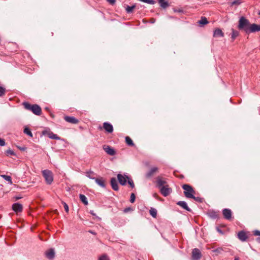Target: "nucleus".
Instances as JSON below:
<instances>
[{
    "instance_id": "f257e3e1",
    "label": "nucleus",
    "mask_w": 260,
    "mask_h": 260,
    "mask_svg": "<svg viewBox=\"0 0 260 260\" xmlns=\"http://www.w3.org/2000/svg\"><path fill=\"white\" fill-rule=\"evenodd\" d=\"M23 105L25 109L31 111L34 114L36 115H41L42 109L38 105H31L28 102H24Z\"/></svg>"
},
{
    "instance_id": "f03ea898",
    "label": "nucleus",
    "mask_w": 260,
    "mask_h": 260,
    "mask_svg": "<svg viewBox=\"0 0 260 260\" xmlns=\"http://www.w3.org/2000/svg\"><path fill=\"white\" fill-rule=\"evenodd\" d=\"M249 21L243 16L240 18L238 21V28L239 30L244 31L246 34L250 26Z\"/></svg>"
},
{
    "instance_id": "7ed1b4c3",
    "label": "nucleus",
    "mask_w": 260,
    "mask_h": 260,
    "mask_svg": "<svg viewBox=\"0 0 260 260\" xmlns=\"http://www.w3.org/2000/svg\"><path fill=\"white\" fill-rule=\"evenodd\" d=\"M182 188L184 190V194L186 198L190 199V197H192V194L196 193L192 187L189 184H183Z\"/></svg>"
},
{
    "instance_id": "20e7f679",
    "label": "nucleus",
    "mask_w": 260,
    "mask_h": 260,
    "mask_svg": "<svg viewBox=\"0 0 260 260\" xmlns=\"http://www.w3.org/2000/svg\"><path fill=\"white\" fill-rule=\"evenodd\" d=\"M42 174L47 184H51L53 181L52 172L49 170H44L42 171Z\"/></svg>"
},
{
    "instance_id": "39448f33",
    "label": "nucleus",
    "mask_w": 260,
    "mask_h": 260,
    "mask_svg": "<svg viewBox=\"0 0 260 260\" xmlns=\"http://www.w3.org/2000/svg\"><path fill=\"white\" fill-rule=\"evenodd\" d=\"M160 192L164 197L168 196L172 191V189L167 184L159 188Z\"/></svg>"
},
{
    "instance_id": "423d86ee",
    "label": "nucleus",
    "mask_w": 260,
    "mask_h": 260,
    "mask_svg": "<svg viewBox=\"0 0 260 260\" xmlns=\"http://www.w3.org/2000/svg\"><path fill=\"white\" fill-rule=\"evenodd\" d=\"M247 31L246 34L260 31V24L255 23L250 24Z\"/></svg>"
},
{
    "instance_id": "0eeeda50",
    "label": "nucleus",
    "mask_w": 260,
    "mask_h": 260,
    "mask_svg": "<svg viewBox=\"0 0 260 260\" xmlns=\"http://www.w3.org/2000/svg\"><path fill=\"white\" fill-rule=\"evenodd\" d=\"M156 187L158 188H160L162 186H164L165 185H167V183L165 179L160 176H158L156 178Z\"/></svg>"
},
{
    "instance_id": "6e6552de",
    "label": "nucleus",
    "mask_w": 260,
    "mask_h": 260,
    "mask_svg": "<svg viewBox=\"0 0 260 260\" xmlns=\"http://www.w3.org/2000/svg\"><path fill=\"white\" fill-rule=\"evenodd\" d=\"M202 254L198 248H194L192 251V258L193 260H199L201 258Z\"/></svg>"
},
{
    "instance_id": "1a4fd4ad",
    "label": "nucleus",
    "mask_w": 260,
    "mask_h": 260,
    "mask_svg": "<svg viewBox=\"0 0 260 260\" xmlns=\"http://www.w3.org/2000/svg\"><path fill=\"white\" fill-rule=\"evenodd\" d=\"M103 128L108 133H112L113 132V125L108 122H105L103 123Z\"/></svg>"
},
{
    "instance_id": "9d476101",
    "label": "nucleus",
    "mask_w": 260,
    "mask_h": 260,
    "mask_svg": "<svg viewBox=\"0 0 260 260\" xmlns=\"http://www.w3.org/2000/svg\"><path fill=\"white\" fill-rule=\"evenodd\" d=\"M117 179L121 185H124L126 184V180L128 179V177L125 175H122L120 174H118L117 175Z\"/></svg>"
},
{
    "instance_id": "9b49d317",
    "label": "nucleus",
    "mask_w": 260,
    "mask_h": 260,
    "mask_svg": "<svg viewBox=\"0 0 260 260\" xmlns=\"http://www.w3.org/2000/svg\"><path fill=\"white\" fill-rule=\"evenodd\" d=\"M237 236L238 239L242 242H245L248 238L246 232L243 231H241L238 233Z\"/></svg>"
},
{
    "instance_id": "f8f14e48",
    "label": "nucleus",
    "mask_w": 260,
    "mask_h": 260,
    "mask_svg": "<svg viewBox=\"0 0 260 260\" xmlns=\"http://www.w3.org/2000/svg\"><path fill=\"white\" fill-rule=\"evenodd\" d=\"M64 119L68 122L72 124H77L79 122V120L73 116H66Z\"/></svg>"
},
{
    "instance_id": "ddd939ff",
    "label": "nucleus",
    "mask_w": 260,
    "mask_h": 260,
    "mask_svg": "<svg viewBox=\"0 0 260 260\" xmlns=\"http://www.w3.org/2000/svg\"><path fill=\"white\" fill-rule=\"evenodd\" d=\"M222 214L225 219L231 220L232 219V211L229 209H224L222 210Z\"/></svg>"
},
{
    "instance_id": "4468645a",
    "label": "nucleus",
    "mask_w": 260,
    "mask_h": 260,
    "mask_svg": "<svg viewBox=\"0 0 260 260\" xmlns=\"http://www.w3.org/2000/svg\"><path fill=\"white\" fill-rule=\"evenodd\" d=\"M103 149L105 151L110 155L113 156L115 154V151L114 149L108 145H104Z\"/></svg>"
},
{
    "instance_id": "2eb2a0df",
    "label": "nucleus",
    "mask_w": 260,
    "mask_h": 260,
    "mask_svg": "<svg viewBox=\"0 0 260 260\" xmlns=\"http://www.w3.org/2000/svg\"><path fill=\"white\" fill-rule=\"evenodd\" d=\"M46 257L49 259L52 260L55 256V252L53 249L51 248L45 252Z\"/></svg>"
},
{
    "instance_id": "dca6fc26",
    "label": "nucleus",
    "mask_w": 260,
    "mask_h": 260,
    "mask_svg": "<svg viewBox=\"0 0 260 260\" xmlns=\"http://www.w3.org/2000/svg\"><path fill=\"white\" fill-rule=\"evenodd\" d=\"M12 209L15 212L18 213L22 211L23 207L21 204L16 203L13 204Z\"/></svg>"
},
{
    "instance_id": "f3484780",
    "label": "nucleus",
    "mask_w": 260,
    "mask_h": 260,
    "mask_svg": "<svg viewBox=\"0 0 260 260\" xmlns=\"http://www.w3.org/2000/svg\"><path fill=\"white\" fill-rule=\"evenodd\" d=\"M95 182L101 187L105 188L106 184L105 180L102 177L95 178L94 179Z\"/></svg>"
},
{
    "instance_id": "a211bd4d",
    "label": "nucleus",
    "mask_w": 260,
    "mask_h": 260,
    "mask_svg": "<svg viewBox=\"0 0 260 260\" xmlns=\"http://www.w3.org/2000/svg\"><path fill=\"white\" fill-rule=\"evenodd\" d=\"M213 37L215 38L223 37L224 33L221 29L217 28L215 29L213 32Z\"/></svg>"
},
{
    "instance_id": "6ab92c4d",
    "label": "nucleus",
    "mask_w": 260,
    "mask_h": 260,
    "mask_svg": "<svg viewBox=\"0 0 260 260\" xmlns=\"http://www.w3.org/2000/svg\"><path fill=\"white\" fill-rule=\"evenodd\" d=\"M158 168L157 167H153L146 174V177L147 178H150L152 177L155 173L158 172Z\"/></svg>"
},
{
    "instance_id": "aec40b11",
    "label": "nucleus",
    "mask_w": 260,
    "mask_h": 260,
    "mask_svg": "<svg viewBox=\"0 0 260 260\" xmlns=\"http://www.w3.org/2000/svg\"><path fill=\"white\" fill-rule=\"evenodd\" d=\"M110 184L112 189L115 191L118 190V185L116 179L115 178H112L110 180Z\"/></svg>"
},
{
    "instance_id": "412c9836",
    "label": "nucleus",
    "mask_w": 260,
    "mask_h": 260,
    "mask_svg": "<svg viewBox=\"0 0 260 260\" xmlns=\"http://www.w3.org/2000/svg\"><path fill=\"white\" fill-rule=\"evenodd\" d=\"M177 205L188 211H191V209L188 207L187 203L185 201H179L177 203Z\"/></svg>"
},
{
    "instance_id": "4be33fe9",
    "label": "nucleus",
    "mask_w": 260,
    "mask_h": 260,
    "mask_svg": "<svg viewBox=\"0 0 260 260\" xmlns=\"http://www.w3.org/2000/svg\"><path fill=\"white\" fill-rule=\"evenodd\" d=\"M231 30V39L233 41H234L236 38V37H237L239 35V32L237 30H235L234 28H232Z\"/></svg>"
},
{
    "instance_id": "5701e85b",
    "label": "nucleus",
    "mask_w": 260,
    "mask_h": 260,
    "mask_svg": "<svg viewBox=\"0 0 260 260\" xmlns=\"http://www.w3.org/2000/svg\"><path fill=\"white\" fill-rule=\"evenodd\" d=\"M158 2L162 8L165 9L169 6L168 2L165 0H158Z\"/></svg>"
},
{
    "instance_id": "b1692460",
    "label": "nucleus",
    "mask_w": 260,
    "mask_h": 260,
    "mask_svg": "<svg viewBox=\"0 0 260 260\" xmlns=\"http://www.w3.org/2000/svg\"><path fill=\"white\" fill-rule=\"evenodd\" d=\"M125 142L127 145H128L129 146H134L135 145L133 140L131 139V138L129 137L126 136L125 137Z\"/></svg>"
},
{
    "instance_id": "393cba45",
    "label": "nucleus",
    "mask_w": 260,
    "mask_h": 260,
    "mask_svg": "<svg viewBox=\"0 0 260 260\" xmlns=\"http://www.w3.org/2000/svg\"><path fill=\"white\" fill-rule=\"evenodd\" d=\"M209 216L213 218V219H216L218 218L219 217L218 213L217 212L215 211H211L209 213Z\"/></svg>"
},
{
    "instance_id": "a878e982",
    "label": "nucleus",
    "mask_w": 260,
    "mask_h": 260,
    "mask_svg": "<svg viewBox=\"0 0 260 260\" xmlns=\"http://www.w3.org/2000/svg\"><path fill=\"white\" fill-rule=\"evenodd\" d=\"M79 198H80V200L85 205H87L88 204V201H87V198L85 197V196H84V194H79Z\"/></svg>"
},
{
    "instance_id": "bb28decb",
    "label": "nucleus",
    "mask_w": 260,
    "mask_h": 260,
    "mask_svg": "<svg viewBox=\"0 0 260 260\" xmlns=\"http://www.w3.org/2000/svg\"><path fill=\"white\" fill-rule=\"evenodd\" d=\"M5 154L7 156H9L11 155L16 156V153L11 149H9L7 150H6L5 152Z\"/></svg>"
},
{
    "instance_id": "cd10ccee",
    "label": "nucleus",
    "mask_w": 260,
    "mask_h": 260,
    "mask_svg": "<svg viewBox=\"0 0 260 260\" xmlns=\"http://www.w3.org/2000/svg\"><path fill=\"white\" fill-rule=\"evenodd\" d=\"M48 137L52 139L59 140L60 138L56 134H53L52 132H50L48 134Z\"/></svg>"
},
{
    "instance_id": "c85d7f7f",
    "label": "nucleus",
    "mask_w": 260,
    "mask_h": 260,
    "mask_svg": "<svg viewBox=\"0 0 260 260\" xmlns=\"http://www.w3.org/2000/svg\"><path fill=\"white\" fill-rule=\"evenodd\" d=\"M86 176L87 177H88L89 178L91 179H93V180H94V179L95 178L94 176L95 175L94 173L92 171H89V172H87L86 173Z\"/></svg>"
},
{
    "instance_id": "c756f323",
    "label": "nucleus",
    "mask_w": 260,
    "mask_h": 260,
    "mask_svg": "<svg viewBox=\"0 0 260 260\" xmlns=\"http://www.w3.org/2000/svg\"><path fill=\"white\" fill-rule=\"evenodd\" d=\"M150 214L154 218H155L157 215V211L155 209L151 208L149 210Z\"/></svg>"
},
{
    "instance_id": "7c9ffc66",
    "label": "nucleus",
    "mask_w": 260,
    "mask_h": 260,
    "mask_svg": "<svg viewBox=\"0 0 260 260\" xmlns=\"http://www.w3.org/2000/svg\"><path fill=\"white\" fill-rule=\"evenodd\" d=\"M208 21L205 17H202L201 20L199 21V24L202 25H205L208 23Z\"/></svg>"
},
{
    "instance_id": "2f4dec72",
    "label": "nucleus",
    "mask_w": 260,
    "mask_h": 260,
    "mask_svg": "<svg viewBox=\"0 0 260 260\" xmlns=\"http://www.w3.org/2000/svg\"><path fill=\"white\" fill-rule=\"evenodd\" d=\"M136 7L135 5H133L132 6H127L126 8V11L127 13H131L133 12V10Z\"/></svg>"
},
{
    "instance_id": "473e14b6",
    "label": "nucleus",
    "mask_w": 260,
    "mask_h": 260,
    "mask_svg": "<svg viewBox=\"0 0 260 260\" xmlns=\"http://www.w3.org/2000/svg\"><path fill=\"white\" fill-rule=\"evenodd\" d=\"M24 133L28 135L29 136L32 137V134L31 132L30 131V129L28 127H25L24 129Z\"/></svg>"
},
{
    "instance_id": "72a5a7b5",
    "label": "nucleus",
    "mask_w": 260,
    "mask_h": 260,
    "mask_svg": "<svg viewBox=\"0 0 260 260\" xmlns=\"http://www.w3.org/2000/svg\"><path fill=\"white\" fill-rule=\"evenodd\" d=\"M2 177L5 179L6 180V181L10 182V183H12V178L11 177V176H8V175H2Z\"/></svg>"
},
{
    "instance_id": "f704fd0d",
    "label": "nucleus",
    "mask_w": 260,
    "mask_h": 260,
    "mask_svg": "<svg viewBox=\"0 0 260 260\" xmlns=\"http://www.w3.org/2000/svg\"><path fill=\"white\" fill-rule=\"evenodd\" d=\"M6 88L0 86V97L3 96L6 93Z\"/></svg>"
},
{
    "instance_id": "c9c22d12",
    "label": "nucleus",
    "mask_w": 260,
    "mask_h": 260,
    "mask_svg": "<svg viewBox=\"0 0 260 260\" xmlns=\"http://www.w3.org/2000/svg\"><path fill=\"white\" fill-rule=\"evenodd\" d=\"M190 199H193L194 201L198 202H199V203H201L202 202V199L200 197H195L194 196V194H192V197H190Z\"/></svg>"
},
{
    "instance_id": "e433bc0d",
    "label": "nucleus",
    "mask_w": 260,
    "mask_h": 260,
    "mask_svg": "<svg viewBox=\"0 0 260 260\" xmlns=\"http://www.w3.org/2000/svg\"><path fill=\"white\" fill-rule=\"evenodd\" d=\"M139 1L146 3L149 4L153 5L155 3V1L154 0H139Z\"/></svg>"
},
{
    "instance_id": "4c0bfd02",
    "label": "nucleus",
    "mask_w": 260,
    "mask_h": 260,
    "mask_svg": "<svg viewBox=\"0 0 260 260\" xmlns=\"http://www.w3.org/2000/svg\"><path fill=\"white\" fill-rule=\"evenodd\" d=\"M135 199H136L135 194L134 193H132L131 194V197H130V202L132 203H134V202L135 201Z\"/></svg>"
},
{
    "instance_id": "58836bf2",
    "label": "nucleus",
    "mask_w": 260,
    "mask_h": 260,
    "mask_svg": "<svg viewBox=\"0 0 260 260\" xmlns=\"http://www.w3.org/2000/svg\"><path fill=\"white\" fill-rule=\"evenodd\" d=\"M127 180H128V183L130 185L131 187L132 188H134L135 187V185H134V182L132 180V179H129L128 178V179H127Z\"/></svg>"
},
{
    "instance_id": "ea45409f",
    "label": "nucleus",
    "mask_w": 260,
    "mask_h": 260,
    "mask_svg": "<svg viewBox=\"0 0 260 260\" xmlns=\"http://www.w3.org/2000/svg\"><path fill=\"white\" fill-rule=\"evenodd\" d=\"M62 204L63 205L65 211H66L67 213H68L69 211V208L68 205L65 202H62Z\"/></svg>"
},
{
    "instance_id": "a19ab883",
    "label": "nucleus",
    "mask_w": 260,
    "mask_h": 260,
    "mask_svg": "<svg viewBox=\"0 0 260 260\" xmlns=\"http://www.w3.org/2000/svg\"><path fill=\"white\" fill-rule=\"evenodd\" d=\"M99 260H109V258L106 255H103L100 257Z\"/></svg>"
},
{
    "instance_id": "79ce46f5",
    "label": "nucleus",
    "mask_w": 260,
    "mask_h": 260,
    "mask_svg": "<svg viewBox=\"0 0 260 260\" xmlns=\"http://www.w3.org/2000/svg\"><path fill=\"white\" fill-rule=\"evenodd\" d=\"M240 3H241L240 0H235V1H233V2L232 3V4H231V6H233V5H239Z\"/></svg>"
},
{
    "instance_id": "37998d69",
    "label": "nucleus",
    "mask_w": 260,
    "mask_h": 260,
    "mask_svg": "<svg viewBox=\"0 0 260 260\" xmlns=\"http://www.w3.org/2000/svg\"><path fill=\"white\" fill-rule=\"evenodd\" d=\"M6 145L5 141L4 139L0 138V146H4Z\"/></svg>"
},
{
    "instance_id": "c03bdc74",
    "label": "nucleus",
    "mask_w": 260,
    "mask_h": 260,
    "mask_svg": "<svg viewBox=\"0 0 260 260\" xmlns=\"http://www.w3.org/2000/svg\"><path fill=\"white\" fill-rule=\"evenodd\" d=\"M132 209L131 207H127V208H125L123 210V212H124V213H127L128 212L132 211Z\"/></svg>"
},
{
    "instance_id": "a18cd8bd",
    "label": "nucleus",
    "mask_w": 260,
    "mask_h": 260,
    "mask_svg": "<svg viewBox=\"0 0 260 260\" xmlns=\"http://www.w3.org/2000/svg\"><path fill=\"white\" fill-rule=\"evenodd\" d=\"M253 234L255 236H260V231L256 230L253 232Z\"/></svg>"
},
{
    "instance_id": "49530a36",
    "label": "nucleus",
    "mask_w": 260,
    "mask_h": 260,
    "mask_svg": "<svg viewBox=\"0 0 260 260\" xmlns=\"http://www.w3.org/2000/svg\"><path fill=\"white\" fill-rule=\"evenodd\" d=\"M153 196L154 198H155L156 199L158 200H160V198L158 197V194L156 193H154L153 194Z\"/></svg>"
},
{
    "instance_id": "de8ad7c7",
    "label": "nucleus",
    "mask_w": 260,
    "mask_h": 260,
    "mask_svg": "<svg viewBox=\"0 0 260 260\" xmlns=\"http://www.w3.org/2000/svg\"><path fill=\"white\" fill-rule=\"evenodd\" d=\"M107 1L110 4L113 5L115 3L116 0H107Z\"/></svg>"
},
{
    "instance_id": "09e8293b",
    "label": "nucleus",
    "mask_w": 260,
    "mask_h": 260,
    "mask_svg": "<svg viewBox=\"0 0 260 260\" xmlns=\"http://www.w3.org/2000/svg\"><path fill=\"white\" fill-rule=\"evenodd\" d=\"M19 149L22 151H24V150H25L26 148L25 147H19Z\"/></svg>"
},
{
    "instance_id": "8fccbe9b",
    "label": "nucleus",
    "mask_w": 260,
    "mask_h": 260,
    "mask_svg": "<svg viewBox=\"0 0 260 260\" xmlns=\"http://www.w3.org/2000/svg\"><path fill=\"white\" fill-rule=\"evenodd\" d=\"M174 12H182V10H174Z\"/></svg>"
},
{
    "instance_id": "3c124183",
    "label": "nucleus",
    "mask_w": 260,
    "mask_h": 260,
    "mask_svg": "<svg viewBox=\"0 0 260 260\" xmlns=\"http://www.w3.org/2000/svg\"><path fill=\"white\" fill-rule=\"evenodd\" d=\"M217 231L220 233H221L222 234V232L221 230H220L219 228H217Z\"/></svg>"
},
{
    "instance_id": "603ef678",
    "label": "nucleus",
    "mask_w": 260,
    "mask_h": 260,
    "mask_svg": "<svg viewBox=\"0 0 260 260\" xmlns=\"http://www.w3.org/2000/svg\"><path fill=\"white\" fill-rule=\"evenodd\" d=\"M90 213L92 214V215H95V214L93 212V211H90Z\"/></svg>"
},
{
    "instance_id": "864d4df0",
    "label": "nucleus",
    "mask_w": 260,
    "mask_h": 260,
    "mask_svg": "<svg viewBox=\"0 0 260 260\" xmlns=\"http://www.w3.org/2000/svg\"><path fill=\"white\" fill-rule=\"evenodd\" d=\"M234 260H239V257H235Z\"/></svg>"
},
{
    "instance_id": "5fc2aeb1",
    "label": "nucleus",
    "mask_w": 260,
    "mask_h": 260,
    "mask_svg": "<svg viewBox=\"0 0 260 260\" xmlns=\"http://www.w3.org/2000/svg\"><path fill=\"white\" fill-rule=\"evenodd\" d=\"M99 129L101 130V129H102V127L101 126H100V127H99Z\"/></svg>"
},
{
    "instance_id": "6e6d98bb",
    "label": "nucleus",
    "mask_w": 260,
    "mask_h": 260,
    "mask_svg": "<svg viewBox=\"0 0 260 260\" xmlns=\"http://www.w3.org/2000/svg\"><path fill=\"white\" fill-rule=\"evenodd\" d=\"M20 198H21V197H16V199H17V200H18V199H20Z\"/></svg>"
},
{
    "instance_id": "4d7b16f0",
    "label": "nucleus",
    "mask_w": 260,
    "mask_h": 260,
    "mask_svg": "<svg viewBox=\"0 0 260 260\" xmlns=\"http://www.w3.org/2000/svg\"><path fill=\"white\" fill-rule=\"evenodd\" d=\"M258 15H260V11L258 12Z\"/></svg>"
}]
</instances>
